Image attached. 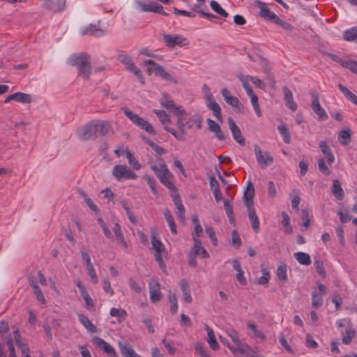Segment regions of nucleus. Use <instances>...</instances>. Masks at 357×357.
Wrapping results in <instances>:
<instances>
[{
  "instance_id": "79ce46f5",
  "label": "nucleus",
  "mask_w": 357,
  "mask_h": 357,
  "mask_svg": "<svg viewBox=\"0 0 357 357\" xmlns=\"http://www.w3.org/2000/svg\"><path fill=\"white\" fill-rule=\"evenodd\" d=\"M343 38L347 41H354L357 43V26L345 31Z\"/></svg>"
},
{
  "instance_id": "473e14b6",
  "label": "nucleus",
  "mask_w": 357,
  "mask_h": 357,
  "mask_svg": "<svg viewBox=\"0 0 357 357\" xmlns=\"http://www.w3.org/2000/svg\"><path fill=\"white\" fill-rule=\"evenodd\" d=\"M78 319L79 322L87 329L89 332L91 333L97 332V328L86 316L79 314H78Z\"/></svg>"
},
{
  "instance_id": "6ab92c4d",
  "label": "nucleus",
  "mask_w": 357,
  "mask_h": 357,
  "mask_svg": "<svg viewBox=\"0 0 357 357\" xmlns=\"http://www.w3.org/2000/svg\"><path fill=\"white\" fill-rule=\"evenodd\" d=\"M208 129L210 132H213L215 137L220 141L225 139V136L222 131L220 126L215 121L208 119H207Z\"/></svg>"
},
{
  "instance_id": "a211bd4d",
  "label": "nucleus",
  "mask_w": 357,
  "mask_h": 357,
  "mask_svg": "<svg viewBox=\"0 0 357 357\" xmlns=\"http://www.w3.org/2000/svg\"><path fill=\"white\" fill-rule=\"evenodd\" d=\"M44 7L53 12H60L64 10L66 0H43Z\"/></svg>"
},
{
  "instance_id": "69168bd1",
  "label": "nucleus",
  "mask_w": 357,
  "mask_h": 357,
  "mask_svg": "<svg viewBox=\"0 0 357 357\" xmlns=\"http://www.w3.org/2000/svg\"><path fill=\"white\" fill-rule=\"evenodd\" d=\"M81 255L83 261L85 263L86 267H89V266H93L91 259H90V251L89 250H84L83 249L81 250Z\"/></svg>"
},
{
  "instance_id": "dca6fc26",
  "label": "nucleus",
  "mask_w": 357,
  "mask_h": 357,
  "mask_svg": "<svg viewBox=\"0 0 357 357\" xmlns=\"http://www.w3.org/2000/svg\"><path fill=\"white\" fill-rule=\"evenodd\" d=\"M255 5L260 9L259 15L266 20L275 22L278 17L273 12L271 11L266 4L259 0L255 1Z\"/></svg>"
},
{
  "instance_id": "bb28decb",
  "label": "nucleus",
  "mask_w": 357,
  "mask_h": 357,
  "mask_svg": "<svg viewBox=\"0 0 357 357\" xmlns=\"http://www.w3.org/2000/svg\"><path fill=\"white\" fill-rule=\"evenodd\" d=\"M206 105L208 109L213 112V114L218 119V120L222 121L221 108L219 104L215 102L214 98L206 101Z\"/></svg>"
},
{
  "instance_id": "58836bf2",
  "label": "nucleus",
  "mask_w": 357,
  "mask_h": 357,
  "mask_svg": "<svg viewBox=\"0 0 357 357\" xmlns=\"http://www.w3.org/2000/svg\"><path fill=\"white\" fill-rule=\"evenodd\" d=\"M236 77L242 83V86L246 91V93H251L253 91L250 85V82H251L250 75H244L241 73H238Z\"/></svg>"
},
{
  "instance_id": "4468645a",
  "label": "nucleus",
  "mask_w": 357,
  "mask_h": 357,
  "mask_svg": "<svg viewBox=\"0 0 357 357\" xmlns=\"http://www.w3.org/2000/svg\"><path fill=\"white\" fill-rule=\"evenodd\" d=\"M106 31L102 29L99 23L98 24H90L86 26L83 27L80 31L82 36H93L96 37H102L105 34Z\"/></svg>"
},
{
  "instance_id": "5fc2aeb1",
  "label": "nucleus",
  "mask_w": 357,
  "mask_h": 357,
  "mask_svg": "<svg viewBox=\"0 0 357 357\" xmlns=\"http://www.w3.org/2000/svg\"><path fill=\"white\" fill-rule=\"evenodd\" d=\"M126 158L128 160V163L133 167L134 169L138 170L140 169L141 165H139V162L128 150H126Z\"/></svg>"
},
{
  "instance_id": "b1692460",
  "label": "nucleus",
  "mask_w": 357,
  "mask_h": 357,
  "mask_svg": "<svg viewBox=\"0 0 357 357\" xmlns=\"http://www.w3.org/2000/svg\"><path fill=\"white\" fill-rule=\"evenodd\" d=\"M158 231L156 229H151V244L155 252H162L165 250L164 245L158 238Z\"/></svg>"
},
{
  "instance_id": "e2e57ef3",
  "label": "nucleus",
  "mask_w": 357,
  "mask_h": 357,
  "mask_svg": "<svg viewBox=\"0 0 357 357\" xmlns=\"http://www.w3.org/2000/svg\"><path fill=\"white\" fill-rule=\"evenodd\" d=\"M231 238L233 246H234L236 248H238L241 245V240L236 230H234L232 231Z\"/></svg>"
},
{
  "instance_id": "052dcab7",
  "label": "nucleus",
  "mask_w": 357,
  "mask_h": 357,
  "mask_svg": "<svg viewBox=\"0 0 357 357\" xmlns=\"http://www.w3.org/2000/svg\"><path fill=\"white\" fill-rule=\"evenodd\" d=\"M274 23L277 24L278 25H279L280 26H281L283 29H284L286 31H288L290 32L294 31V27L289 23L285 21H283L279 17L276 19V20L275 21Z\"/></svg>"
},
{
  "instance_id": "f257e3e1",
  "label": "nucleus",
  "mask_w": 357,
  "mask_h": 357,
  "mask_svg": "<svg viewBox=\"0 0 357 357\" xmlns=\"http://www.w3.org/2000/svg\"><path fill=\"white\" fill-rule=\"evenodd\" d=\"M174 114L177 117L176 126L179 130V132H176L174 129L165 126L166 131L173 135L178 140H185L184 135L185 134V130L191 128L193 126L192 117L189 119L185 118V111L182 109H176V111L173 112Z\"/></svg>"
},
{
  "instance_id": "f8f14e48",
  "label": "nucleus",
  "mask_w": 357,
  "mask_h": 357,
  "mask_svg": "<svg viewBox=\"0 0 357 357\" xmlns=\"http://www.w3.org/2000/svg\"><path fill=\"white\" fill-rule=\"evenodd\" d=\"M137 5L142 12H153L160 14L164 16H168L169 14L164 11L163 6L156 2L151 3H145L141 1L137 3Z\"/></svg>"
},
{
  "instance_id": "09e8293b",
  "label": "nucleus",
  "mask_w": 357,
  "mask_h": 357,
  "mask_svg": "<svg viewBox=\"0 0 357 357\" xmlns=\"http://www.w3.org/2000/svg\"><path fill=\"white\" fill-rule=\"evenodd\" d=\"M150 167L153 171V172L155 173L158 178L165 176V170H169L165 165H162L160 167H158L155 164L151 163Z\"/></svg>"
},
{
  "instance_id": "2f4dec72",
  "label": "nucleus",
  "mask_w": 357,
  "mask_h": 357,
  "mask_svg": "<svg viewBox=\"0 0 357 357\" xmlns=\"http://www.w3.org/2000/svg\"><path fill=\"white\" fill-rule=\"evenodd\" d=\"M339 89L342 93V94L344 96V97L356 105L357 106V96L353 93L350 90H349L345 86H344L342 84H338L337 85Z\"/></svg>"
},
{
  "instance_id": "72a5a7b5",
  "label": "nucleus",
  "mask_w": 357,
  "mask_h": 357,
  "mask_svg": "<svg viewBox=\"0 0 357 357\" xmlns=\"http://www.w3.org/2000/svg\"><path fill=\"white\" fill-rule=\"evenodd\" d=\"M205 329L207 332V335L208 337V343L210 346V347L213 350H217L219 348V344L218 342L216 341L215 333L211 328H210L208 326H206Z\"/></svg>"
},
{
  "instance_id": "680f3d73",
  "label": "nucleus",
  "mask_w": 357,
  "mask_h": 357,
  "mask_svg": "<svg viewBox=\"0 0 357 357\" xmlns=\"http://www.w3.org/2000/svg\"><path fill=\"white\" fill-rule=\"evenodd\" d=\"M302 220L303 226L305 228H308L310 225V215L308 209H303L302 211Z\"/></svg>"
},
{
  "instance_id": "4d7b16f0",
  "label": "nucleus",
  "mask_w": 357,
  "mask_h": 357,
  "mask_svg": "<svg viewBox=\"0 0 357 357\" xmlns=\"http://www.w3.org/2000/svg\"><path fill=\"white\" fill-rule=\"evenodd\" d=\"M169 301L170 303V311L174 314L178 310L177 298L175 294L169 295Z\"/></svg>"
},
{
  "instance_id": "20e7f679",
  "label": "nucleus",
  "mask_w": 357,
  "mask_h": 357,
  "mask_svg": "<svg viewBox=\"0 0 357 357\" xmlns=\"http://www.w3.org/2000/svg\"><path fill=\"white\" fill-rule=\"evenodd\" d=\"M144 64L147 67L146 68V73L148 75H151L153 72L155 74V75H158L162 79L173 82H176V79L174 77L170 75L169 73H167L165 69L160 66V64L156 63L153 60H145L144 61Z\"/></svg>"
},
{
  "instance_id": "a878e982",
  "label": "nucleus",
  "mask_w": 357,
  "mask_h": 357,
  "mask_svg": "<svg viewBox=\"0 0 357 357\" xmlns=\"http://www.w3.org/2000/svg\"><path fill=\"white\" fill-rule=\"evenodd\" d=\"M337 139L342 145L347 146L351 141V130L349 128L341 130L338 132Z\"/></svg>"
},
{
  "instance_id": "49530a36",
  "label": "nucleus",
  "mask_w": 357,
  "mask_h": 357,
  "mask_svg": "<svg viewBox=\"0 0 357 357\" xmlns=\"http://www.w3.org/2000/svg\"><path fill=\"white\" fill-rule=\"evenodd\" d=\"M282 225L284 228L287 234H291L293 231L292 227L290 225V217L286 212L282 213Z\"/></svg>"
},
{
  "instance_id": "c85d7f7f",
  "label": "nucleus",
  "mask_w": 357,
  "mask_h": 357,
  "mask_svg": "<svg viewBox=\"0 0 357 357\" xmlns=\"http://www.w3.org/2000/svg\"><path fill=\"white\" fill-rule=\"evenodd\" d=\"M194 241V247H193V252L196 255L201 256L202 258L206 259L209 257V255L207 251L202 247V242L197 238H193Z\"/></svg>"
},
{
  "instance_id": "423d86ee",
  "label": "nucleus",
  "mask_w": 357,
  "mask_h": 357,
  "mask_svg": "<svg viewBox=\"0 0 357 357\" xmlns=\"http://www.w3.org/2000/svg\"><path fill=\"white\" fill-rule=\"evenodd\" d=\"M226 333L235 344V347H233L231 344H228V348L230 349V351L234 355H237L238 354L243 355L245 354V349H244L243 345L238 337V333L233 328L227 330Z\"/></svg>"
},
{
  "instance_id": "412c9836",
  "label": "nucleus",
  "mask_w": 357,
  "mask_h": 357,
  "mask_svg": "<svg viewBox=\"0 0 357 357\" xmlns=\"http://www.w3.org/2000/svg\"><path fill=\"white\" fill-rule=\"evenodd\" d=\"M221 94L227 104L236 108L238 110H240L242 105H241L239 100L236 97L230 95L229 91L226 88L221 90Z\"/></svg>"
},
{
  "instance_id": "6e6552de",
  "label": "nucleus",
  "mask_w": 357,
  "mask_h": 357,
  "mask_svg": "<svg viewBox=\"0 0 357 357\" xmlns=\"http://www.w3.org/2000/svg\"><path fill=\"white\" fill-rule=\"evenodd\" d=\"M96 120H93L83 126L78 131V137L82 140H89L91 138L97 137Z\"/></svg>"
},
{
  "instance_id": "393cba45",
  "label": "nucleus",
  "mask_w": 357,
  "mask_h": 357,
  "mask_svg": "<svg viewBox=\"0 0 357 357\" xmlns=\"http://www.w3.org/2000/svg\"><path fill=\"white\" fill-rule=\"evenodd\" d=\"M247 208L248 212V218L249 220L251 222L252 228L253 229L255 232L258 233L259 231V221L255 212V208L253 206Z\"/></svg>"
},
{
  "instance_id": "f03ea898",
  "label": "nucleus",
  "mask_w": 357,
  "mask_h": 357,
  "mask_svg": "<svg viewBox=\"0 0 357 357\" xmlns=\"http://www.w3.org/2000/svg\"><path fill=\"white\" fill-rule=\"evenodd\" d=\"M69 63L75 66L78 75L84 79H89L91 75V59L86 53L74 54L69 59Z\"/></svg>"
},
{
  "instance_id": "864d4df0",
  "label": "nucleus",
  "mask_w": 357,
  "mask_h": 357,
  "mask_svg": "<svg viewBox=\"0 0 357 357\" xmlns=\"http://www.w3.org/2000/svg\"><path fill=\"white\" fill-rule=\"evenodd\" d=\"M314 268L317 273L322 278L326 277V273L324 266V263L319 259H316L314 263Z\"/></svg>"
},
{
  "instance_id": "7c9ffc66",
  "label": "nucleus",
  "mask_w": 357,
  "mask_h": 357,
  "mask_svg": "<svg viewBox=\"0 0 357 357\" xmlns=\"http://www.w3.org/2000/svg\"><path fill=\"white\" fill-rule=\"evenodd\" d=\"M331 192L338 200H342L344 197V192L338 180H334L331 188Z\"/></svg>"
},
{
  "instance_id": "c03bdc74",
  "label": "nucleus",
  "mask_w": 357,
  "mask_h": 357,
  "mask_svg": "<svg viewBox=\"0 0 357 357\" xmlns=\"http://www.w3.org/2000/svg\"><path fill=\"white\" fill-rule=\"evenodd\" d=\"M210 6L211 8L218 15H220L222 17H227L228 16V13L227 11L222 8V6L219 4V3L215 0H212L210 2Z\"/></svg>"
},
{
  "instance_id": "13d9d810",
  "label": "nucleus",
  "mask_w": 357,
  "mask_h": 357,
  "mask_svg": "<svg viewBox=\"0 0 357 357\" xmlns=\"http://www.w3.org/2000/svg\"><path fill=\"white\" fill-rule=\"evenodd\" d=\"M319 170L326 176L331 174V171L327 167L324 158H319L317 160Z\"/></svg>"
},
{
  "instance_id": "37998d69",
  "label": "nucleus",
  "mask_w": 357,
  "mask_h": 357,
  "mask_svg": "<svg viewBox=\"0 0 357 357\" xmlns=\"http://www.w3.org/2000/svg\"><path fill=\"white\" fill-rule=\"evenodd\" d=\"M109 314L112 317H118L119 322H121L126 319L127 312L121 308L113 307L110 310Z\"/></svg>"
},
{
  "instance_id": "9b49d317",
  "label": "nucleus",
  "mask_w": 357,
  "mask_h": 357,
  "mask_svg": "<svg viewBox=\"0 0 357 357\" xmlns=\"http://www.w3.org/2000/svg\"><path fill=\"white\" fill-rule=\"evenodd\" d=\"M254 151L257 163L261 168H264L273 162V158L268 153H265L264 155L257 144L254 145Z\"/></svg>"
},
{
  "instance_id": "774afa93",
  "label": "nucleus",
  "mask_w": 357,
  "mask_h": 357,
  "mask_svg": "<svg viewBox=\"0 0 357 357\" xmlns=\"http://www.w3.org/2000/svg\"><path fill=\"white\" fill-rule=\"evenodd\" d=\"M6 344L8 347V349H9V356L10 357H17L15 351V347L13 345V341L10 336H9L7 338Z\"/></svg>"
},
{
  "instance_id": "0e129e2a",
  "label": "nucleus",
  "mask_w": 357,
  "mask_h": 357,
  "mask_svg": "<svg viewBox=\"0 0 357 357\" xmlns=\"http://www.w3.org/2000/svg\"><path fill=\"white\" fill-rule=\"evenodd\" d=\"M86 271L91 278V282L93 284H97L98 282V278L96 275L93 266H89V267H86Z\"/></svg>"
},
{
  "instance_id": "3c124183",
  "label": "nucleus",
  "mask_w": 357,
  "mask_h": 357,
  "mask_svg": "<svg viewBox=\"0 0 357 357\" xmlns=\"http://www.w3.org/2000/svg\"><path fill=\"white\" fill-rule=\"evenodd\" d=\"M153 112L156 114L157 117L163 125L165 126L170 122L169 116L165 111L153 109Z\"/></svg>"
},
{
  "instance_id": "4be33fe9",
  "label": "nucleus",
  "mask_w": 357,
  "mask_h": 357,
  "mask_svg": "<svg viewBox=\"0 0 357 357\" xmlns=\"http://www.w3.org/2000/svg\"><path fill=\"white\" fill-rule=\"evenodd\" d=\"M255 195V188L252 183L249 182L246 190L243 193L244 203L247 208L254 206L252 199Z\"/></svg>"
},
{
  "instance_id": "e433bc0d",
  "label": "nucleus",
  "mask_w": 357,
  "mask_h": 357,
  "mask_svg": "<svg viewBox=\"0 0 357 357\" xmlns=\"http://www.w3.org/2000/svg\"><path fill=\"white\" fill-rule=\"evenodd\" d=\"M119 349L121 354L124 357H141L139 355L137 354L135 350L128 344L119 343Z\"/></svg>"
},
{
  "instance_id": "9d476101",
  "label": "nucleus",
  "mask_w": 357,
  "mask_h": 357,
  "mask_svg": "<svg viewBox=\"0 0 357 357\" xmlns=\"http://www.w3.org/2000/svg\"><path fill=\"white\" fill-rule=\"evenodd\" d=\"M312 96V104L311 107L314 112L318 116L319 119L322 121H326L328 119V116L321 106L319 103V96L318 93L312 92L311 94Z\"/></svg>"
},
{
  "instance_id": "de8ad7c7",
  "label": "nucleus",
  "mask_w": 357,
  "mask_h": 357,
  "mask_svg": "<svg viewBox=\"0 0 357 357\" xmlns=\"http://www.w3.org/2000/svg\"><path fill=\"white\" fill-rule=\"evenodd\" d=\"M323 296L318 294L317 291H314L312 294V305L315 309L319 308L323 303Z\"/></svg>"
},
{
  "instance_id": "603ef678",
  "label": "nucleus",
  "mask_w": 357,
  "mask_h": 357,
  "mask_svg": "<svg viewBox=\"0 0 357 357\" xmlns=\"http://www.w3.org/2000/svg\"><path fill=\"white\" fill-rule=\"evenodd\" d=\"M278 131L283 137V140L286 144H290L291 139L289 129L284 125H280L278 127Z\"/></svg>"
},
{
  "instance_id": "c756f323",
  "label": "nucleus",
  "mask_w": 357,
  "mask_h": 357,
  "mask_svg": "<svg viewBox=\"0 0 357 357\" xmlns=\"http://www.w3.org/2000/svg\"><path fill=\"white\" fill-rule=\"evenodd\" d=\"M283 91L284 93V100L286 101L287 107L292 111H296L297 109V105L294 102L292 92L287 86H284Z\"/></svg>"
},
{
  "instance_id": "338daca9",
  "label": "nucleus",
  "mask_w": 357,
  "mask_h": 357,
  "mask_svg": "<svg viewBox=\"0 0 357 357\" xmlns=\"http://www.w3.org/2000/svg\"><path fill=\"white\" fill-rule=\"evenodd\" d=\"M248 327L249 329H250L253 332L255 337H259L261 339H264L265 337L264 335H263V333L259 329H257V328L255 324L250 322L248 324Z\"/></svg>"
},
{
  "instance_id": "cd10ccee",
  "label": "nucleus",
  "mask_w": 357,
  "mask_h": 357,
  "mask_svg": "<svg viewBox=\"0 0 357 357\" xmlns=\"http://www.w3.org/2000/svg\"><path fill=\"white\" fill-rule=\"evenodd\" d=\"M165 176L159 177L160 181L165 185L169 190L175 192L176 190L172 182L173 176L169 170H165Z\"/></svg>"
},
{
  "instance_id": "5701e85b",
  "label": "nucleus",
  "mask_w": 357,
  "mask_h": 357,
  "mask_svg": "<svg viewBox=\"0 0 357 357\" xmlns=\"http://www.w3.org/2000/svg\"><path fill=\"white\" fill-rule=\"evenodd\" d=\"M319 146L322 153L326 157L328 163L329 165L333 163L335 161V156L331 148L328 146V143L326 141H321L319 144Z\"/></svg>"
},
{
  "instance_id": "0eeeda50",
  "label": "nucleus",
  "mask_w": 357,
  "mask_h": 357,
  "mask_svg": "<svg viewBox=\"0 0 357 357\" xmlns=\"http://www.w3.org/2000/svg\"><path fill=\"white\" fill-rule=\"evenodd\" d=\"M163 42L169 48H174L176 46L183 47L187 45V39L181 35L162 34Z\"/></svg>"
},
{
  "instance_id": "a18cd8bd",
  "label": "nucleus",
  "mask_w": 357,
  "mask_h": 357,
  "mask_svg": "<svg viewBox=\"0 0 357 357\" xmlns=\"http://www.w3.org/2000/svg\"><path fill=\"white\" fill-rule=\"evenodd\" d=\"M224 207L229 222L231 224H234V214L233 213V207L229 200L224 201Z\"/></svg>"
},
{
  "instance_id": "ea45409f",
  "label": "nucleus",
  "mask_w": 357,
  "mask_h": 357,
  "mask_svg": "<svg viewBox=\"0 0 357 357\" xmlns=\"http://www.w3.org/2000/svg\"><path fill=\"white\" fill-rule=\"evenodd\" d=\"M163 213H164L165 218L170 227L171 232L173 234H177L176 226V224L174 220V218H173L171 212L169 211V209L166 208L164 211Z\"/></svg>"
},
{
  "instance_id": "aec40b11",
  "label": "nucleus",
  "mask_w": 357,
  "mask_h": 357,
  "mask_svg": "<svg viewBox=\"0 0 357 357\" xmlns=\"http://www.w3.org/2000/svg\"><path fill=\"white\" fill-rule=\"evenodd\" d=\"M93 342L98 347H99L100 349H102L104 352L108 355L112 356H116L115 349L104 340L98 337H94L93 338Z\"/></svg>"
},
{
  "instance_id": "6e6d98bb",
  "label": "nucleus",
  "mask_w": 357,
  "mask_h": 357,
  "mask_svg": "<svg viewBox=\"0 0 357 357\" xmlns=\"http://www.w3.org/2000/svg\"><path fill=\"white\" fill-rule=\"evenodd\" d=\"M342 67L349 69L357 75V61L352 59L345 60V62L342 63Z\"/></svg>"
},
{
  "instance_id": "f3484780",
  "label": "nucleus",
  "mask_w": 357,
  "mask_h": 357,
  "mask_svg": "<svg viewBox=\"0 0 357 357\" xmlns=\"http://www.w3.org/2000/svg\"><path fill=\"white\" fill-rule=\"evenodd\" d=\"M96 136L103 137L113 132V128L107 121L96 120Z\"/></svg>"
},
{
  "instance_id": "f704fd0d",
  "label": "nucleus",
  "mask_w": 357,
  "mask_h": 357,
  "mask_svg": "<svg viewBox=\"0 0 357 357\" xmlns=\"http://www.w3.org/2000/svg\"><path fill=\"white\" fill-rule=\"evenodd\" d=\"M355 335L356 332L353 328L352 325L348 324L345 330V334L343 335L342 339V343L347 345L349 344L355 337Z\"/></svg>"
},
{
  "instance_id": "8fccbe9b",
  "label": "nucleus",
  "mask_w": 357,
  "mask_h": 357,
  "mask_svg": "<svg viewBox=\"0 0 357 357\" xmlns=\"http://www.w3.org/2000/svg\"><path fill=\"white\" fill-rule=\"evenodd\" d=\"M277 276L280 281L286 282L287 281V265L282 264L277 268Z\"/></svg>"
},
{
  "instance_id": "bf43d9fd",
  "label": "nucleus",
  "mask_w": 357,
  "mask_h": 357,
  "mask_svg": "<svg viewBox=\"0 0 357 357\" xmlns=\"http://www.w3.org/2000/svg\"><path fill=\"white\" fill-rule=\"evenodd\" d=\"M13 334L15 344L20 349H21V351H22L23 347H28L26 344L23 343L22 338L17 328L13 331Z\"/></svg>"
},
{
  "instance_id": "39448f33",
  "label": "nucleus",
  "mask_w": 357,
  "mask_h": 357,
  "mask_svg": "<svg viewBox=\"0 0 357 357\" xmlns=\"http://www.w3.org/2000/svg\"><path fill=\"white\" fill-rule=\"evenodd\" d=\"M112 175L119 181L123 179H135L137 177V174L125 165H115L112 170Z\"/></svg>"
},
{
  "instance_id": "7ed1b4c3",
  "label": "nucleus",
  "mask_w": 357,
  "mask_h": 357,
  "mask_svg": "<svg viewBox=\"0 0 357 357\" xmlns=\"http://www.w3.org/2000/svg\"><path fill=\"white\" fill-rule=\"evenodd\" d=\"M125 116L128 118L133 124L140 128L142 130H145L147 132L152 135H156L153 126L146 121L144 119L140 117L137 114L132 112L128 108L122 109Z\"/></svg>"
},
{
  "instance_id": "a19ab883",
  "label": "nucleus",
  "mask_w": 357,
  "mask_h": 357,
  "mask_svg": "<svg viewBox=\"0 0 357 357\" xmlns=\"http://www.w3.org/2000/svg\"><path fill=\"white\" fill-rule=\"evenodd\" d=\"M14 100L20 103H30L32 102V98L30 94L22 92L14 93Z\"/></svg>"
},
{
  "instance_id": "c9c22d12",
  "label": "nucleus",
  "mask_w": 357,
  "mask_h": 357,
  "mask_svg": "<svg viewBox=\"0 0 357 357\" xmlns=\"http://www.w3.org/2000/svg\"><path fill=\"white\" fill-rule=\"evenodd\" d=\"M160 102L162 107L168 109H174V112L176 111V109H181V107H177L176 106L174 101L167 93H163Z\"/></svg>"
},
{
  "instance_id": "ddd939ff",
  "label": "nucleus",
  "mask_w": 357,
  "mask_h": 357,
  "mask_svg": "<svg viewBox=\"0 0 357 357\" xmlns=\"http://www.w3.org/2000/svg\"><path fill=\"white\" fill-rule=\"evenodd\" d=\"M229 128L230 129L232 137L234 140L238 143L241 146L245 145V139L241 135V131L239 127L236 124L234 120L231 117H229L228 119Z\"/></svg>"
},
{
  "instance_id": "4c0bfd02",
  "label": "nucleus",
  "mask_w": 357,
  "mask_h": 357,
  "mask_svg": "<svg viewBox=\"0 0 357 357\" xmlns=\"http://www.w3.org/2000/svg\"><path fill=\"white\" fill-rule=\"evenodd\" d=\"M294 258L300 264L309 266L311 264V259L308 254L303 252H298L294 254Z\"/></svg>"
},
{
  "instance_id": "2eb2a0df",
  "label": "nucleus",
  "mask_w": 357,
  "mask_h": 357,
  "mask_svg": "<svg viewBox=\"0 0 357 357\" xmlns=\"http://www.w3.org/2000/svg\"><path fill=\"white\" fill-rule=\"evenodd\" d=\"M160 288V283L156 280L152 279L149 281V294L152 303L158 302L162 298V293Z\"/></svg>"
},
{
  "instance_id": "1a4fd4ad",
  "label": "nucleus",
  "mask_w": 357,
  "mask_h": 357,
  "mask_svg": "<svg viewBox=\"0 0 357 357\" xmlns=\"http://www.w3.org/2000/svg\"><path fill=\"white\" fill-rule=\"evenodd\" d=\"M119 60L126 66V68L128 71L132 73L142 84L144 83V77L142 75L141 70L135 66L132 59L129 56L123 54L120 55L119 56Z\"/></svg>"
}]
</instances>
